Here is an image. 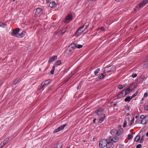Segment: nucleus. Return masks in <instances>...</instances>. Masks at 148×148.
<instances>
[{"mask_svg":"<svg viewBox=\"0 0 148 148\" xmlns=\"http://www.w3.org/2000/svg\"><path fill=\"white\" fill-rule=\"evenodd\" d=\"M145 138V136H142L141 139L140 140V142L141 143H142L144 140Z\"/></svg>","mask_w":148,"mask_h":148,"instance_id":"7c9ffc66","label":"nucleus"},{"mask_svg":"<svg viewBox=\"0 0 148 148\" xmlns=\"http://www.w3.org/2000/svg\"><path fill=\"white\" fill-rule=\"evenodd\" d=\"M144 108L145 110H148V106L146 105L144 107Z\"/></svg>","mask_w":148,"mask_h":148,"instance_id":"5fc2aeb1","label":"nucleus"},{"mask_svg":"<svg viewBox=\"0 0 148 148\" xmlns=\"http://www.w3.org/2000/svg\"><path fill=\"white\" fill-rule=\"evenodd\" d=\"M104 109L102 108H100L96 110L95 112L94 116L95 118H97L100 116H102L103 112Z\"/></svg>","mask_w":148,"mask_h":148,"instance_id":"f257e3e1","label":"nucleus"},{"mask_svg":"<svg viewBox=\"0 0 148 148\" xmlns=\"http://www.w3.org/2000/svg\"><path fill=\"white\" fill-rule=\"evenodd\" d=\"M132 84L133 85V86H134V88H136L138 85L136 83H133Z\"/></svg>","mask_w":148,"mask_h":148,"instance_id":"a19ab883","label":"nucleus"},{"mask_svg":"<svg viewBox=\"0 0 148 148\" xmlns=\"http://www.w3.org/2000/svg\"><path fill=\"white\" fill-rule=\"evenodd\" d=\"M123 131V129L122 128H120L117 130H116V136H119L121 134Z\"/></svg>","mask_w":148,"mask_h":148,"instance_id":"f8f14e48","label":"nucleus"},{"mask_svg":"<svg viewBox=\"0 0 148 148\" xmlns=\"http://www.w3.org/2000/svg\"><path fill=\"white\" fill-rule=\"evenodd\" d=\"M109 67H111L110 69V70H112V71H114L116 69L115 66H114L111 65L109 66Z\"/></svg>","mask_w":148,"mask_h":148,"instance_id":"bb28decb","label":"nucleus"},{"mask_svg":"<svg viewBox=\"0 0 148 148\" xmlns=\"http://www.w3.org/2000/svg\"><path fill=\"white\" fill-rule=\"evenodd\" d=\"M54 70H53V69H52V70H51L50 71V73L51 74H53L54 73Z\"/></svg>","mask_w":148,"mask_h":148,"instance_id":"4d7b16f0","label":"nucleus"},{"mask_svg":"<svg viewBox=\"0 0 148 148\" xmlns=\"http://www.w3.org/2000/svg\"><path fill=\"white\" fill-rule=\"evenodd\" d=\"M83 25H84V29H86L88 26L89 24L88 23H86Z\"/></svg>","mask_w":148,"mask_h":148,"instance_id":"c9c22d12","label":"nucleus"},{"mask_svg":"<svg viewBox=\"0 0 148 148\" xmlns=\"http://www.w3.org/2000/svg\"><path fill=\"white\" fill-rule=\"evenodd\" d=\"M62 145L61 143H59L56 144L54 147V148H61Z\"/></svg>","mask_w":148,"mask_h":148,"instance_id":"aec40b11","label":"nucleus"},{"mask_svg":"<svg viewBox=\"0 0 148 148\" xmlns=\"http://www.w3.org/2000/svg\"><path fill=\"white\" fill-rule=\"evenodd\" d=\"M76 44H75L74 43H73L71 44L69 46V47L70 48L74 49L76 47Z\"/></svg>","mask_w":148,"mask_h":148,"instance_id":"a211bd4d","label":"nucleus"},{"mask_svg":"<svg viewBox=\"0 0 148 148\" xmlns=\"http://www.w3.org/2000/svg\"><path fill=\"white\" fill-rule=\"evenodd\" d=\"M142 6V5H140V3L138 5L136 6V8L135 9V10H138L139 8H140Z\"/></svg>","mask_w":148,"mask_h":148,"instance_id":"2f4dec72","label":"nucleus"},{"mask_svg":"<svg viewBox=\"0 0 148 148\" xmlns=\"http://www.w3.org/2000/svg\"><path fill=\"white\" fill-rule=\"evenodd\" d=\"M110 134L112 135L116 136V130L115 129H113L110 131Z\"/></svg>","mask_w":148,"mask_h":148,"instance_id":"412c9836","label":"nucleus"},{"mask_svg":"<svg viewBox=\"0 0 148 148\" xmlns=\"http://www.w3.org/2000/svg\"><path fill=\"white\" fill-rule=\"evenodd\" d=\"M19 31L20 29L19 28H15L13 29L12 32H10V34L12 36L17 37Z\"/></svg>","mask_w":148,"mask_h":148,"instance_id":"7ed1b4c3","label":"nucleus"},{"mask_svg":"<svg viewBox=\"0 0 148 148\" xmlns=\"http://www.w3.org/2000/svg\"><path fill=\"white\" fill-rule=\"evenodd\" d=\"M140 135H137L136 137L135 140L136 142H138L140 140Z\"/></svg>","mask_w":148,"mask_h":148,"instance_id":"393cba45","label":"nucleus"},{"mask_svg":"<svg viewBox=\"0 0 148 148\" xmlns=\"http://www.w3.org/2000/svg\"><path fill=\"white\" fill-rule=\"evenodd\" d=\"M25 32L23 31L22 33L18 34L17 37L19 38H21L24 37L25 35Z\"/></svg>","mask_w":148,"mask_h":148,"instance_id":"2eb2a0df","label":"nucleus"},{"mask_svg":"<svg viewBox=\"0 0 148 148\" xmlns=\"http://www.w3.org/2000/svg\"><path fill=\"white\" fill-rule=\"evenodd\" d=\"M117 136H110L108 138L109 140H111L113 142H116L119 140V138L117 137Z\"/></svg>","mask_w":148,"mask_h":148,"instance_id":"423d86ee","label":"nucleus"},{"mask_svg":"<svg viewBox=\"0 0 148 148\" xmlns=\"http://www.w3.org/2000/svg\"><path fill=\"white\" fill-rule=\"evenodd\" d=\"M4 145L2 142L0 144V148H1Z\"/></svg>","mask_w":148,"mask_h":148,"instance_id":"864d4df0","label":"nucleus"},{"mask_svg":"<svg viewBox=\"0 0 148 148\" xmlns=\"http://www.w3.org/2000/svg\"><path fill=\"white\" fill-rule=\"evenodd\" d=\"M108 142L106 147L107 148H113L114 146V144L111 140H109L108 138Z\"/></svg>","mask_w":148,"mask_h":148,"instance_id":"0eeeda50","label":"nucleus"},{"mask_svg":"<svg viewBox=\"0 0 148 148\" xmlns=\"http://www.w3.org/2000/svg\"><path fill=\"white\" fill-rule=\"evenodd\" d=\"M128 88H129V89H131L132 91V90H133L134 88V86H133V85L132 84L130 85Z\"/></svg>","mask_w":148,"mask_h":148,"instance_id":"ea45409f","label":"nucleus"},{"mask_svg":"<svg viewBox=\"0 0 148 148\" xmlns=\"http://www.w3.org/2000/svg\"><path fill=\"white\" fill-rule=\"evenodd\" d=\"M137 76V74L136 73L133 74L132 75V77L133 78H135Z\"/></svg>","mask_w":148,"mask_h":148,"instance_id":"603ef678","label":"nucleus"},{"mask_svg":"<svg viewBox=\"0 0 148 148\" xmlns=\"http://www.w3.org/2000/svg\"><path fill=\"white\" fill-rule=\"evenodd\" d=\"M117 102L114 103L113 104V105H114V106H116L117 105Z\"/></svg>","mask_w":148,"mask_h":148,"instance_id":"0e129e2a","label":"nucleus"},{"mask_svg":"<svg viewBox=\"0 0 148 148\" xmlns=\"http://www.w3.org/2000/svg\"><path fill=\"white\" fill-rule=\"evenodd\" d=\"M124 91V96L126 95L127 94H129L130 92L132 91L131 89H130L129 88H127V89L125 90Z\"/></svg>","mask_w":148,"mask_h":148,"instance_id":"dca6fc26","label":"nucleus"},{"mask_svg":"<svg viewBox=\"0 0 148 148\" xmlns=\"http://www.w3.org/2000/svg\"><path fill=\"white\" fill-rule=\"evenodd\" d=\"M125 108L126 110H128L129 111L130 110V106L128 105V104H127L125 106Z\"/></svg>","mask_w":148,"mask_h":148,"instance_id":"473e14b6","label":"nucleus"},{"mask_svg":"<svg viewBox=\"0 0 148 148\" xmlns=\"http://www.w3.org/2000/svg\"><path fill=\"white\" fill-rule=\"evenodd\" d=\"M128 137L129 139H131L133 138V136L131 134H129L128 135Z\"/></svg>","mask_w":148,"mask_h":148,"instance_id":"79ce46f5","label":"nucleus"},{"mask_svg":"<svg viewBox=\"0 0 148 148\" xmlns=\"http://www.w3.org/2000/svg\"><path fill=\"white\" fill-rule=\"evenodd\" d=\"M51 81V79H49L48 80H46V81L44 82L45 83V84L47 85Z\"/></svg>","mask_w":148,"mask_h":148,"instance_id":"e433bc0d","label":"nucleus"},{"mask_svg":"<svg viewBox=\"0 0 148 148\" xmlns=\"http://www.w3.org/2000/svg\"><path fill=\"white\" fill-rule=\"evenodd\" d=\"M140 118L141 119H146V118H145V116L144 115H142L140 116Z\"/></svg>","mask_w":148,"mask_h":148,"instance_id":"a18cd8bd","label":"nucleus"},{"mask_svg":"<svg viewBox=\"0 0 148 148\" xmlns=\"http://www.w3.org/2000/svg\"><path fill=\"white\" fill-rule=\"evenodd\" d=\"M100 71V69L99 68H97L95 71L94 73L95 75H96L98 74Z\"/></svg>","mask_w":148,"mask_h":148,"instance_id":"c85d7f7f","label":"nucleus"},{"mask_svg":"<svg viewBox=\"0 0 148 148\" xmlns=\"http://www.w3.org/2000/svg\"><path fill=\"white\" fill-rule=\"evenodd\" d=\"M67 125L66 124H63L60 127H58L57 129H56L54 131V132H57L60 131L62 130Z\"/></svg>","mask_w":148,"mask_h":148,"instance_id":"6e6552de","label":"nucleus"},{"mask_svg":"<svg viewBox=\"0 0 148 148\" xmlns=\"http://www.w3.org/2000/svg\"><path fill=\"white\" fill-rule=\"evenodd\" d=\"M2 84L3 83L2 81L0 80V86L2 85Z\"/></svg>","mask_w":148,"mask_h":148,"instance_id":"680f3d73","label":"nucleus"},{"mask_svg":"<svg viewBox=\"0 0 148 148\" xmlns=\"http://www.w3.org/2000/svg\"><path fill=\"white\" fill-rule=\"evenodd\" d=\"M98 119V123H101L103 121L105 118V114H102V116H100Z\"/></svg>","mask_w":148,"mask_h":148,"instance_id":"1a4fd4ad","label":"nucleus"},{"mask_svg":"<svg viewBox=\"0 0 148 148\" xmlns=\"http://www.w3.org/2000/svg\"><path fill=\"white\" fill-rule=\"evenodd\" d=\"M56 5V3L54 1H52L49 4V6L51 8H52L55 6Z\"/></svg>","mask_w":148,"mask_h":148,"instance_id":"b1692460","label":"nucleus"},{"mask_svg":"<svg viewBox=\"0 0 148 148\" xmlns=\"http://www.w3.org/2000/svg\"><path fill=\"white\" fill-rule=\"evenodd\" d=\"M55 66H53V68H52V69H53V70H55Z\"/></svg>","mask_w":148,"mask_h":148,"instance_id":"338daca9","label":"nucleus"},{"mask_svg":"<svg viewBox=\"0 0 148 148\" xmlns=\"http://www.w3.org/2000/svg\"><path fill=\"white\" fill-rule=\"evenodd\" d=\"M148 1V0H143L140 2V5H145Z\"/></svg>","mask_w":148,"mask_h":148,"instance_id":"a878e982","label":"nucleus"},{"mask_svg":"<svg viewBox=\"0 0 148 148\" xmlns=\"http://www.w3.org/2000/svg\"><path fill=\"white\" fill-rule=\"evenodd\" d=\"M132 99V98L130 96H127L125 98L124 100L125 102H129Z\"/></svg>","mask_w":148,"mask_h":148,"instance_id":"6ab92c4d","label":"nucleus"},{"mask_svg":"<svg viewBox=\"0 0 148 148\" xmlns=\"http://www.w3.org/2000/svg\"><path fill=\"white\" fill-rule=\"evenodd\" d=\"M141 147V145L140 144L136 146V148H140Z\"/></svg>","mask_w":148,"mask_h":148,"instance_id":"09e8293b","label":"nucleus"},{"mask_svg":"<svg viewBox=\"0 0 148 148\" xmlns=\"http://www.w3.org/2000/svg\"><path fill=\"white\" fill-rule=\"evenodd\" d=\"M42 10L40 8H38L36 10V14L37 15L41 14L42 12Z\"/></svg>","mask_w":148,"mask_h":148,"instance_id":"4468645a","label":"nucleus"},{"mask_svg":"<svg viewBox=\"0 0 148 148\" xmlns=\"http://www.w3.org/2000/svg\"><path fill=\"white\" fill-rule=\"evenodd\" d=\"M61 60H59L56 62L55 64V65H60L61 64Z\"/></svg>","mask_w":148,"mask_h":148,"instance_id":"c756f323","label":"nucleus"},{"mask_svg":"<svg viewBox=\"0 0 148 148\" xmlns=\"http://www.w3.org/2000/svg\"><path fill=\"white\" fill-rule=\"evenodd\" d=\"M9 138H5V140L7 142L9 140Z\"/></svg>","mask_w":148,"mask_h":148,"instance_id":"052dcab7","label":"nucleus"},{"mask_svg":"<svg viewBox=\"0 0 148 148\" xmlns=\"http://www.w3.org/2000/svg\"><path fill=\"white\" fill-rule=\"evenodd\" d=\"M147 119H143L141 122V123L142 124H145L147 123Z\"/></svg>","mask_w":148,"mask_h":148,"instance_id":"5701e85b","label":"nucleus"},{"mask_svg":"<svg viewBox=\"0 0 148 148\" xmlns=\"http://www.w3.org/2000/svg\"><path fill=\"white\" fill-rule=\"evenodd\" d=\"M138 93V91H136V92L133 95H132V96L131 97L132 98H133L134 97L136 96L137 95Z\"/></svg>","mask_w":148,"mask_h":148,"instance_id":"4c0bfd02","label":"nucleus"},{"mask_svg":"<svg viewBox=\"0 0 148 148\" xmlns=\"http://www.w3.org/2000/svg\"><path fill=\"white\" fill-rule=\"evenodd\" d=\"M81 85L80 83L77 86V90L80 89L81 88Z\"/></svg>","mask_w":148,"mask_h":148,"instance_id":"8fccbe9b","label":"nucleus"},{"mask_svg":"<svg viewBox=\"0 0 148 148\" xmlns=\"http://www.w3.org/2000/svg\"><path fill=\"white\" fill-rule=\"evenodd\" d=\"M67 29V27H66L64 29L62 30L61 32V33L62 34H64L66 32Z\"/></svg>","mask_w":148,"mask_h":148,"instance_id":"f704fd0d","label":"nucleus"},{"mask_svg":"<svg viewBox=\"0 0 148 148\" xmlns=\"http://www.w3.org/2000/svg\"><path fill=\"white\" fill-rule=\"evenodd\" d=\"M6 25L4 23L0 22V27H4Z\"/></svg>","mask_w":148,"mask_h":148,"instance_id":"58836bf2","label":"nucleus"},{"mask_svg":"<svg viewBox=\"0 0 148 148\" xmlns=\"http://www.w3.org/2000/svg\"><path fill=\"white\" fill-rule=\"evenodd\" d=\"M57 58V56H54L50 58L49 59L48 62L49 63H51L55 61Z\"/></svg>","mask_w":148,"mask_h":148,"instance_id":"9d476101","label":"nucleus"},{"mask_svg":"<svg viewBox=\"0 0 148 148\" xmlns=\"http://www.w3.org/2000/svg\"><path fill=\"white\" fill-rule=\"evenodd\" d=\"M148 95V94L147 93H145L144 94V97H147V96Z\"/></svg>","mask_w":148,"mask_h":148,"instance_id":"6e6d98bb","label":"nucleus"},{"mask_svg":"<svg viewBox=\"0 0 148 148\" xmlns=\"http://www.w3.org/2000/svg\"><path fill=\"white\" fill-rule=\"evenodd\" d=\"M20 78H17L13 82V84L14 85H16L17 84L19 83L20 82Z\"/></svg>","mask_w":148,"mask_h":148,"instance_id":"4be33fe9","label":"nucleus"},{"mask_svg":"<svg viewBox=\"0 0 148 148\" xmlns=\"http://www.w3.org/2000/svg\"><path fill=\"white\" fill-rule=\"evenodd\" d=\"M123 88V86L122 85H119L118 86V88L119 89H121Z\"/></svg>","mask_w":148,"mask_h":148,"instance_id":"c03bdc74","label":"nucleus"},{"mask_svg":"<svg viewBox=\"0 0 148 148\" xmlns=\"http://www.w3.org/2000/svg\"><path fill=\"white\" fill-rule=\"evenodd\" d=\"M73 19L72 15L71 14H68L65 18L64 22L67 23L71 21Z\"/></svg>","mask_w":148,"mask_h":148,"instance_id":"39448f33","label":"nucleus"},{"mask_svg":"<svg viewBox=\"0 0 148 148\" xmlns=\"http://www.w3.org/2000/svg\"><path fill=\"white\" fill-rule=\"evenodd\" d=\"M104 77V76L103 74H101V75L99 77V78L100 79H103Z\"/></svg>","mask_w":148,"mask_h":148,"instance_id":"37998d69","label":"nucleus"},{"mask_svg":"<svg viewBox=\"0 0 148 148\" xmlns=\"http://www.w3.org/2000/svg\"><path fill=\"white\" fill-rule=\"evenodd\" d=\"M127 121L126 120H125V121H124V123L123 124V127H125L126 126V125H127Z\"/></svg>","mask_w":148,"mask_h":148,"instance_id":"49530a36","label":"nucleus"},{"mask_svg":"<svg viewBox=\"0 0 148 148\" xmlns=\"http://www.w3.org/2000/svg\"><path fill=\"white\" fill-rule=\"evenodd\" d=\"M108 141V138L101 139L99 142V147L101 148H103L106 146Z\"/></svg>","mask_w":148,"mask_h":148,"instance_id":"f03ea898","label":"nucleus"},{"mask_svg":"<svg viewBox=\"0 0 148 148\" xmlns=\"http://www.w3.org/2000/svg\"><path fill=\"white\" fill-rule=\"evenodd\" d=\"M7 142H6L5 140H3V141L2 142V143H4V145H5L6 143H7Z\"/></svg>","mask_w":148,"mask_h":148,"instance_id":"13d9d810","label":"nucleus"},{"mask_svg":"<svg viewBox=\"0 0 148 148\" xmlns=\"http://www.w3.org/2000/svg\"><path fill=\"white\" fill-rule=\"evenodd\" d=\"M99 29H100L101 31H103L105 30V29L103 27H101L100 28H99Z\"/></svg>","mask_w":148,"mask_h":148,"instance_id":"3c124183","label":"nucleus"},{"mask_svg":"<svg viewBox=\"0 0 148 148\" xmlns=\"http://www.w3.org/2000/svg\"><path fill=\"white\" fill-rule=\"evenodd\" d=\"M46 85H47L45 84V83L44 82H43L41 84V85L40 86V89H42Z\"/></svg>","mask_w":148,"mask_h":148,"instance_id":"cd10ccee","label":"nucleus"},{"mask_svg":"<svg viewBox=\"0 0 148 148\" xmlns=\"http://www.w3.org/2000/svg\"><path fill=\"white\" fill-rule=\"evenodd\" d=\"M85 29H84V26L82 25L76 31L75 34V36H77L79 34L82 33Z\"/></svg>","mask_w":148,"mask_h":148,"instance_id":"20e7f679","label":"nucleus"},{"mask_svg":"<svg viewBox=\"0 0 148 148\" xmlns=\"http://www.w3.org/2000/svg\"><path fill=\"white\" fill-rule=\"evenodd\" d=\"M83 46L81 45H79L76 44V47L78 49H80L83 47Z\"/></svg>","mask_w":148,"mask_h":148,"instance_id":"72a5a7b5","label":"nucleus"},{"mask_svg":"<svg viewBox=\"0 0 148 148\" xmlns=\"http://www.w3.org/2000/svg\"><path fill=\"white\" fill-rule=\"evenodd\" d=\"M111 67H108L105 68L104 72H105L107 73V72H110L112 71V70H110V68Z\"/></svg>","mask_w":148,"mask_h":148,"instance_id":"f3484780","label":"nucleus"},{"mask_svg":"<svg viewBox=\"0 0 148 148\" xmlns=\"http://www.w3.org/2000/svg\"><path fill=\"white\" fill-rule=\"evenodd\" d=\"M146 135L147 136H148V131L147 132L146 134Z\"/></svg>","mask_w":148,"mask_h":148,"instance_id":"774afa93","label":"nucleus"},{"mask_svg":"<svg viewBox=\"0 0 148 148\" xmlns=\"http://www.w3.org/2000/svg\"><path fill=\"white\" fill-rule=\"evenodd\" d=\"M69 78H67L66 79H65V80H64V82H67V81H68L69 79Z\"/></svg>","mask_w":148,"mask_h":148,"instance_id":"bf43d9fd","label":"nucleus"},{"mask_svg":"<svg viewBox=\"0 0 148 148\" xmlns=\"http://www.w3.org/2000/svg\"><path fill=\"white\" fill-rule=\"evenodd\" d=\"M124 91H123L119 94L117 96V97L118 99L121 98L125 96L124 94Z\"/></svg>","mask_w":148,"mask_h":148,"instance_id":"ddd939ff","label":"nucleus"},{"mask_svg":"<svg viewBox=\"0 0 148 148\" xmlns=\"http://www.w3.org/2000/svg\"><path fill=\"white\" fill-rule=\"evenodd\" d=\"M96 120V118H95L93 120V122L94 123H95V121Z\"/></svg>","mask_w":148,"mask_h":148,"instance_id":"69168bd1","label":"nucleus"},{"mask_svg":"<svg viewBox=\"0 0 148 148\" xmlns=\"http://www.w3.org/2000/svg\"><path fill=\"white\" fill-rule=\"evenodd\" d=\"M134 118L131 121L130 125H131L134 122Z\"/></svg>","mask_w":148,"mask_h":148,"instance_id":"de8ad7c7","label":"nucleus"},{"mask_svg":"<svg viewBox=\"0 0 148 148\" xmlns=\"http://www.w3.org/2000/svg\"><path fill=\"white\" fill-rule=\"evenodd\" d=\"M73 51L74 49L70 48V47H68V48L66 50L65 52L67 53H68L69 55H70Z\"/></svg>","mask_w":148,"mask_h":148,"instance_id":"9b49d317","label":"nucleus"},{"mask_svg":"<svg viewBox=\"0 0 148 148\" xmlns=\"http://www.w3.org/2000/svg\"><path fill=\"white\" fill-rule=\"evenodd\" d=\"M145 77L144 76H141L140 77V78H141V79H143V80H144V77Z\"/></svg>","mask_w":148,"mask_h":148,"instance_id":"e2e57ef3","label":"nucleus"}]
</instances>
